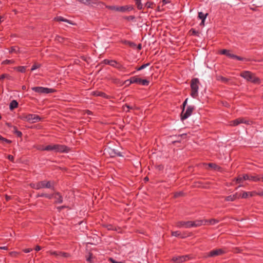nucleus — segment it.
<instances>
[{
    "label": "nucleus",
    "instance_id": "1",
    "mask_svg": "<svg viewBox=\"0 0 263 263\" xmlns=\"http://www.w3.org/2000/svg\"><path fill=\"white\" fill-rule=\"evenodd\" d=\"M39 149L43 151H53L56 153H68L69 148L65 145L50 144L46 146H42Z\"/></svg>",
    "mask_w": 263,
    "mask_h": 263
},
{
    "label": "nucleus",
    "instance_id": "2",
    "mask_svg": "<svg viewBox=\"0 0 263 263\" xmlns=\"http://www.w3.org/2000/svg\"><path fill=\"white\" fill-rule=\"evenodd\" d=\"M30 186L35 190H40L43 188H47V189H53L54 188V183L53 182H51L50 181H39L37 183H31L29 184Z\"/></svg>",
    "mask_w": 263,
    "mask_h": 263
},
{
    "label": "nucleus",
    "instance_id": "3",
    "mask_svg": "<svg viewBox=\"0 0 263 263\" xmlns=\"http://www.w3.org/2000/svg\"><path fill=\"white\" fill-rule=\"evenodd\" d=\"M199 80L198 78H193L191 81V96L193 98H196L198 96Z\"/></svg>",
    "mask_w": 263,
    "mask_h": 263
},
{
    "label": "nucleus",
    "instance_id": "4",
    "mask_svg": "<svg viewBox=\"0 0 263 263\" xmlns=\"http://www.w3.org/2000/svg\"><path fill=\"white\" fill-rule=\"evenodd\" d=\"M20 118L23 121H26L31 123L38 122L42 120V118L39 115L31 114H23L20 117Z\"/></svg>",
    "mask_w": 263,
    "mask_h": 263
},
{
    "label": "nucleus",
    "instance_id": "5",
    "mask_svg": "<svg viewBox=\"0 0 263 263\" xmlns=\"http://www.w3.org/2000/svg\"><path fill=\"white\" fill-rule=\"evenodd\" d=\"M240 76L247 81L253 83H259V79L255 75L249 71H244L240 73Z\"/></svg>",
    "mask_w": 263,
    "mask_h": 263
},
{
    "label": "nucleus",
    "instance_id": "6",
    "mask_svg": "<svg viewBox=\"0 0 263 263\" xmlns=\"http://www.w3.org/2000/svg\"><path fill=\"white\" fill-rule=\"evenodd\" d=\"M129 82V84L137 83L141 84L143 86L148 85L149 82L146 79H142L137 76L132 77L130 79L127 80L125 81L126 82Z\"/></svg>",
    "mask_w": 263,
    "mask_h": 263
},
{
    "label": "nucleus",
    "instance_id": "7",
    "mask_svg": "<svg viewBox=\"0 0 263 263\" xmlns=\"http://www.w3.org/2000/svg\"><path fill=\"white\" fill-rule=\"evenodd\" d=\"M32 90L39 93L46 94L53 93L55 91V90L54 89L43 87H34L32 88Z\"/></svg>",
    "mask_w": 263,
    "mask_h": 263
},
{
    "label": "nucleus",
    "instance_id": "8",
    "mask_svg": "<svg viewBox=\"0 0 263 263\" xmlns=\"http://www.w3.org/2000/svg\"><path fill=\"white\" fill-rule=\"evenodd\" d=\"M104 152L105 154L108 155L110 157L123 156L121 152L110 147L105 148Z\"/></svg>",
    "mask_w": 263,
    "mask_h": 263
},
{
    "label": "nucleus",
    "instance_id": "9",
    "mask_svg": "<svg viewBox=\"0 0 263 263\" xmlns=\"http://www.w3.org/2000/svg\"><path fill=\"white\" fill-rule=\"evenodd\" d=\"M226 250L223 249H217L213 250L207 253L205 256V257H213L217 256L222 255L226 253Z\"/></svg>",
    "mask_w": 263,
    "mask_h": 263
},
{
    "label": "nucleus",
    "instance_id": "10",
    "mask_svg": "<svg viewBox=\"0 0 263 263\" xmlns=\"http://www.w3.org/2000/svg\"><path fill=\"white\" fill-rule=\"evenodd\" d=\"M195 107L193 106H188L186 108L185 111H182L181 115V119L182 120H184L187 118H188L192 114L193 110H194Z\"/></svg>",
    "mask_w": 263,
    "mask_h": 263
},
{
    "label": "nucleus",
    "instance_id": "11",
    "mask_svg": "<svg viewBox=\"0 0 263 263\" xmlns=\"http://www.w3.org/2000/svg\"><path fill=\"white\" fill-rule=\"evenodd\" d=\"M241 123H244L246 124H249V120H246V119L243 118H239L235 120H232L230 121V125L231 126H237Z\"/></svg>",
    "mask_w": 263,
    "mask_h": 263
},
{
    "label": "nucleus",
    "instance_id": "12",
    "mask_svg": "<svg viewBox=\"0 0 263 263\" xmlns=\"http://www.w3.org/2000/svg\"><path fill=\"white\" fill-rule=\"evenodd\" d=\"M189 259L188 255L174 256L172 260L175 263H182Z\"/></svg>",
    "mask_w": 263,
    "mask_h": 263
},
{
    "label": "nucleus",
    "instance_id": "13",
    "mask_svg": "<svg viewBox=\"0 0 263 263\" xmlns=\"http://www.w3.org/2000/svg\"><path fill=\"white\" fill-rule=\"evenodd\" d=\"M191 221H179L176 222V227L179 228H191Z\"/></svg>",
    "mask_w": 263,
    "mask_h": 263
},
{
    "label": "nucleus",
    "instance_id": "14",
    "mask_svg": "<svg viewBox=\"0 0 263 263\" xmlns=\"http://www.w3.org/2000/svg\"><path fill=\"white\" fill-rule=\"evenodd\" d=\"M206 220L205 219L203 220H196L195 221H191V228L192 227H198L202 225L206 224Z\"/></svg>",
    "mask_w": 263,
    "mask_h": 263
},
{
    "label": "nucleus",
    "instance_id": "15",
    "mask_svg": "<svg viewBox=\"0 0 263 263\" xmlns=\"http://www.w3.org/2000/svg\"><path fill=\"white\" fill-rule=\"evenodd\" d=\"M134 9V7L132 5H128L122 6H120V12H129Z\"/></svg>",
    "mask_w": 263,
    "mask_h": 263
},
{
    "label": "nucleus",
    "instance_id": "16",
    "mask_svg": "<svg viewBox=\"0 0 263 263\" xmlns=\"http://www.w3.org/2000/svg\"><path fill=\"white\" fill-rule=\"evenodd\" d=\"M55 199V203L60 204L63 201V198L62 195L59 192L54 193V198Z\"/></svg>",
    "mask_w": 263,
    "mask_h": 263
},
{
    "label": "nucleus",
    "instance_id": "17",
    "mask_svg": "<svg viewBox=\"0 0 263 263\" xmlns=\"http://www.w3.org/2000/svg\"><path fill=\"white\" fill-rule=\"evenodd\" d=\"M54 20L57 22H66L71 25H74V24L72 22V21L67 20L66 18H64L61 16H58L54 18Z\"/></svg>",
    "mask_w": 263,
    "mask_h": 263
},
{
    "label": "nucleus",
    "instance_id": "18",
    "mask_svg": "<svg viewBox=\"0 0 263 263\" xmlns=\"http://www.w3.org/2000/svg\"><path fill=\"white\" fill-rule=\"evenodd\" d=\"M102 63L106 65H109L111 66L114 67L115 66H116L117 65V61L115 60H108V59H105L102 61Z\"/></svg>",
    "mask_w": 263,
    "mask_h": 263
},
{
    "label": "nucleus",
    "instance_id": "19",
    "mask_svg": "<svg viewBox=\"0 0 263 263\" xmlns=\"http://www.w3.org/2000/svg\"><path fill=\"white\" fill-rule=\"evenodd\" d=\"M12 133L15 134L16 136H17L18 137H21L22 136V133L21 131H19L17 130V127L15 126H13L12 127Z\"/></svg>",
    "mask_w": 263,
    "mask_h": 263
},
{
    "label": "nucleus",
    "instance_id": "20",
    "mask_svg": "<svg viewBox=\"0 0 263 263\" xmlns=\"http://www.w3.org/2000/svg\"><path fill=\"white\" fill-rule=\"evenodd\" d=\"M18 106V103L16 100H12L10 103L9 108L11 110H12L14 108H17Z\"/></svg>",
    "mask_w": 263,
    "mask_h": 263
},
{
    "label": "nucleus",
    "instance_id": "21",
    "mask_svg": "<svg viewBox=\"0 0 263 263\" xmlns=\"http://www.w3.org/2000/svg\"><path fill=\"white\" fill-rule=\"evenodd\" d=\"M134 1L138 10H141L143 9V6L141 3V0H134Z\"/></svg>",
    "mask_w": 263,
    "mask_h": 263
},
{
    "label": "nucleus",
    "instance_id": "22",
    "mask_svg": "<svg viewBox=\"0 0 263 263\" xmlns=\"http://www.w3.org/2000/svg\"><path fill=\"white\" fill-rule=\"evenodd\" d=\"M92 93L95 96H100L103 98H106V95L104 92L101 91H93Z\"/></svg>",
    "mask_w": 263,
    "mask_h": 263
},
{
    "label": "nucleus",
    "instance_id": "23",
    "mask_svg": "<svg viewBox=\"0 0 263 263\" xmlns=\"http://www.w3.org/2000/svg\"><path fill=\"white\" fill-rule=\"evenodd\" d=\"M217 80L218 81H220L224 83H227L229 81V79L227 78H225L223 76H218L217 77Z\"/></svg>",
    "mask_w": 263,
    "mask_h": 263
},
{
    "label": "nucleus",
    "instance_id": "24",
    "mask_svg": "<svg viewBox=\"0 0 263 263\" xmlns=\"http://www.w3.org/2000/svg\"><path fill=\"white\" fill-rule=\"evenodd\" d=\"M14 69L21 73H25L26 72V66H17L14 68Z\"/></svg>",
    "mask_w": 263,
    "mask_h": 263
},
{
    "label": "nucleus",
    "instance_id": "25",
    "mask_svg": "<svg viewBox=\"0 0 263 263\" xmlns=\"http://www.w3.org/2000/svg\"><path fill=\"white\" fill-rule=\"evenodd\" d=\"M106 8L111 10L120 12V6H106Z\"/></svg>",
    "mask_w": 263,
    "mask_h": 263
},
{
    "label": "nucleus",
    "instance_id": "26",
    "mask_svg": "<svg viewBox=\"0 0 263 263\" xmlns=\"http://www.w3.org/2000/svg\"><path fill=\"white\" fill-rule=\"evenodd\" d=\"M260 179H261V177H260V176H259L258 175L250 176V180L253 181L254 182L259 181L260 180Z\"/></svg>",
    "mask_w": 263,
    "mask_h": 263
},
{
    "label": "nucleus",
    "instance_id": "27",
    "mask_svg": "<svg viewBox=\"0 0 263 263\" xmlns=\"http://www.w3.org/2000/svg\"><path fill=\"white\" fill-rule=\"evenodd\" d=\"M244 180L243 179V176L239 175L237 178H235L233 181H235L236 183H242Z\"/></svg>",
    "mask_w": 263,
    "mask_h": 263
},
{
    "label": "nucleus",
    "instance_id": "28",
    "mask_svg": "<svg viewBox=\"0 0 263 263\" xmlns=\"http://www.w3.org/2000/svg\"><path fill=\"white\" fill-rule=\"evenodd\" d=\"M207 15H208V13L204 14L202 12H198V17L199 19H201V20H205V18L207 17Z\"/></svg>",
    "mask_w": 263,
    "mask_h": 263
},
{
    "label": "nucleus",
    "instance_id": "29",
    "mask_svg": "<svg viewBox=\"0 0 263 263\" xmlns=\"http://www.w3.org/2000/svg\"><path fill=\"white\" fill-rule=\"evenodd\" d=\"M69 256H70V255L68 253L60 251L59 255H58V258L59 257L67 258Z\"/></svg>",
    "mask_w": 263,
    "mask_h": 263
},
{
    "label": "nucleus",
    "instance_id": "30",
    "mask_svg": "<svg viewBox=\"0 0 263 263\" xmlns=\"http://www.w3.org/2000/svg\"><path fill=\"white\" fill-rule=\"evenodd\" d=\"M9 52H10V53H18L19 52V48L17 46H12L10 48Z\"/></svg>",
    "mask_w": 263,
    "mask_h": 263
},
{
    "label": "nucleus",
    "instance_id": "31",
    "mask_svg": "<svg viewBox=\"0 0 263 263\" xmlns=\"http://www.w3.org/2000/svg\"><path fill=\"white\" fill-rule=\"evenodd\" d=\"M206 224H209L211 225H214L216 223H217L218 222V220L215 219H211L210 220H206Z\"/></svg>",
    "mask_w": 263,
    "mask_h": 263
},
{
    "label": "nucleus",
    "instance_id": "32",
    "mask_svg": "<svg viewBox=\"0 0 263 263\" xmlns=\"http://www.w3.org/2000/svg\"><path fill=\"white\" fill-rule=\"evenodd\" d=\"M172 235L175 237L180 236L181 238H185V236H181V233L179 231H172L171 232Z\"/></svg>",
    "mask_w": 263,
    "mask_h": 263
},
{
    "label": "nucleus",
    "instance_id": "33",
    "mask_svg": "<svg viewBox=\"0 0 263 263\" xmlns=\"http://www.w3.org/2000/svg\"><path fill=\"white\" fill-rule=\"evenodd\" d=\"M149 65H150L149 63H147L146 64H143L140 67H139L138 68H136V69L138 71L144 69L145 68H146V67L149 66Z\"/></svg>",
    "mask_w": 263,
    "mask_h": 263
},
{
    "label": "nucleus",
    "instance_id": "34",
    "mask_svg": "<svg viewBox=\"0 0 263 263\" xmlns=\"http://www.w3.org/2000/svg\"><path fill=\"white\" fill-rule=\"evenodd\" d=\"M105 227L108 230L117 231V228L111 224H107Z\"/></svg>",
    "mask_w": 263,
    "mask_h": 263
},
{
    "label": "nucleus",
    "instance_id": "35",
    "mask_svg": "<svg viewBox=\"0 0 263 263\" xmlns=\"http://www.w3.org/2000/svg\"><path fill=\"white\" fill-rule=\"evenodd\" d=\"M154 3L152 2H147L145 4V6L147 8H153Z\"/></svg>",
    "mask_w": 263,
    "mask_h": 263
},
{
    "label": "nucleus",
    "instance_id": "36",
    "mask_svg": "<svg viewBox=\"0 0 263 263\" xmlns=\"http://www.w3.org/2000/svg\"><path fill=\"white\" fill-rule=\"evenodd\" d=\"M225 200L227 201H233L235 200L234 196L232 195L227 196L225 197Z\"/></svg>",
    "mask_w": 263,
    "mask_h": 263
},
{
    "label": "nucleus",
    "instance_id": "37",
    "mask_svg": "<svg viewBox=\"0 0 263 263\" xmlns=\"http://www.w3.org/2000/svg\"><path fill=\"white\" fill-rule=\"evenodd\" d=\"M14 63V60H6L2 62L3 64H12Z\"/></svg>",
    "mask_w": 263,
    "mask_h": 263
},
{
    "label": "nucleus",
    "instance_id": "38",
    "mask_svg": "<svg viewBox=\"0 0 263 263\" xmlns=\"http://www.w3.org/2000/svg\"><path fill=\"white\" fill-rule=\"evenodd\" d=\"M100 3V2L98 0H90L89 1V5L93 6L97 5Z\"/></svg>",
    "mask_w": 263,
    "mask_h": 263
},
{
    "label": "nucleus",
    "instance_id": "39",
    "mask_svg": "<svg viewBox=\"0 0 263 263\" xmlns=\"http://www.w3.org/2000/svg\"><path fill=\"white\" fill-rule=\"evenodd\" d=\"M208 165L209 167L213 168L215 170L219 168V167L217 165H216L215 163H210L208 164Z\"/></svg>",
    "mask_w": 263,
    "mask_h": 263
},
{
    "label": "nucleus",
    "instance_id": "40",
    "mask_svg": "<svg viewBox=\"0 0 263 263\" xmlns=\"http://www.w3.org/2000/svg\"><path fill=\"white\" fill-rule=\"evenodd\" d=\"M190 32H192V34L196 36L199 35V32L196 31L195 29L192 28L190 31Z\"/></svg>",
    "mask_w": 263,
    "mask_h": 263
},
{
    "label": "nucleus",
    "instance_id": "41",
    "mask_svg": "<svg viewBox=\"0 0 263 263\" xmlns=\"http://www.w3.org/2000/svg\"><path fill=\"white\" fill-rule=\"evenodd\" d=\"M59 252L60 251H49V253L52 255H54L55 257L58 258V255H59Z\"/></svg>",
    "mask_w": 263,
    "mask_h": 263
},
{
    "label": "nucleus",
    "instance_id": "42",
    "mask_svg": "<svg viewBox=\"0 0 263 263\" xmlns=\"http://www.w3.org/2000/svg\"><path fill=\"white\" fill-rule=\"evenodd\" d=\"M41 66L40 64H34V65H33V66H32L31 67V71H33L35 69H36L37 68H40Z\"/></svg>",
    "mask_w": 263,
    "mask_h": 263
},
{
    "label": "nucleus",
    "instance_id": "43",
    "mask_svg": "<svg viewBox=\"0 0 263 263\" xmlns=\"http://www.w3.org/2000/svg\"><path fill=\"white\" fill-rule=\"evenodd\" d=\"M1 141L3 143H6L7 144H10L12 142V141L10 140L7 139L4 137Z\"/></svg>",
    "mask_w": 263,
    "mask_h": 263
},
{
    "label": "nucleus",
    "instance_id": "44",
    "mask_svg": "<svg viewBox=\"0 0 263 263\" xmlns=\"http://www.w3.org/2000/svg\"><path fill=\"white\" fill-rule=\"evenodd\" d=\"M249 192H244L241 195V198H247L249 196Z\"/></svg>",
    "mask_w": 263,
    "mask_h": 263
},
{
    "label": "nucleus",
    "instance_id": "45",
    "mask_svg": "<svg viewBox=\"0 0 263 263\" xmlns=\"http://www.w3.org/2000/svg\"><path fill=\"white\" fill-rule=\"evenodd\" d=\"M230 52L229 50H228L227 49H222L220 51V53L221 54H224V55H226L227 56V54H228V53Z\"/></svg>",
    "mask_w": 263,
    "mask_h": 263
},
{
    "label": "nucleus",
    "instance_id": "46",
    "mask_svg": "<svg viewBox=\"0 0 263 263\" xmlns=\"http://www.w3.org/2000/svg\"><path fill=\"white\" fill-rule=\"evenodd\" d=\"M135 17L134 15H130L128 16H125L124 17L125 19L128 21H133L135 19Z\"/></svg>",
    "mask_w": 263,
    "mask_h": 263
},
{
    "label": "nucleus",
    "instance_id": "47",
    "mask_svg": "<svg viewBox=\"0 0 263 263\" xmlns=\"http://www.w3.org/2000/svg\"><path fill=\"white\" fill-rule=\"evenodd\" d=\"M242 176L244 180H250V176L248 174H243Z\"/></svg>",
    "mask_w": 263,
    "mask_h": 263
},
{
    "label": "nucleus",
    "instance_id": "48",
    "mask_svg": "<svg viewBox=\"0 0 263 263\" xmlns=\"http://www.w3.org/2000/svg\"><path fill=\"white\" fill-rule=\"evenodd\" d=\"M232 195L234 196V198L235 200L236 199H239V198L241 197V194H239L238 193H236L235 194Z\"/></svg>",
    "mask_w": 263,
    "mask_h": 263
},
{
    "label": "nucleus",
    "instance_id": "49",
    "mask_svg": "<svg viewBox=\"0 0 263 263\" xmlns=\"http://www.w3.org/2000/svg\"><path fill=\"white\" fill-rule=\"evenodd\" d=\"M46 198L49 199H51L54 198V193L51 194H46Z\"/></svg>",
    "mask_w": 263,
    "mask_h": 263
},
{
    "label": "nucleus",
    "instance_id": "50",
    "mask_svg": "<svg viewBox=\"0 0 263 263\" xmlns=\"http://www.w3.org/2000/svg\"><path fill=\"white\" fill-rule=\"evenodd\" d=\"M92 257V254L91 253H89V256L86 258V260L91 263V259Z\"/></svg>",
    "mask_w": 263,
    "mask_h": 263
},
{
    "label": "nucleus",
    "instance_id": "51",
    "mask_svg": "<svg viewBox=\"0 0 263 263\" xmlns=\"http://www.w3.org/2000/svg\"><path fill=\"white\" fill-rule=\"evenodd\" d=\"M125 43L128 44L131 47H134L136 46V44L130 41H125Z\"/></svg>",
    "mask_w": 263,
    "mask_h": 263
},
{
    "label": "nucleus",
    "instance_id": "52",
    "mask_svg": "<svg viewBox=\"0 0 263 263\" xmlns=\"http://www.w3.org/2000/svg\"><path fill=\"white\" fill-rule=\"evenodd\" d=\"M235 55H236L230 53V52H229L228 53V54H227V57H228L229 58H231V59H235Z\"/></svg>",
    "mask_w": 263,
    "mask_h": 263
},
{
    "label": "nucleus",
    "instance_id": "53",
    "mask_svg": "<svg viewBox=\"0 0 263 263\" xmlns=\"http://www.w3.org/2000/svg\"><path fill=\"white\" fill-rule=\"evenodd\" d=\"M254 194H255L257 195L263 196V190L259 191L257 192H254Z\"/></svg>",
    "mask_w": 263,
    "mask_h": 263
},
{
    "label": "nucleus",
    "instance_id": "54",
    "mask_svg": "<svg viewBox=\"0 0 263 263\" xmlns=\"http://www.w3.org/2000/svg\"><path fill=\"white\" fill-rule=\"evenodd\" d=\"M235 59L238 61H243V60H246V59L242 58L241 57L237 56L236 55H235Z\"/></svg>",
    "mask_w": 263,
    "mask_h": 263
},
{
    "label": "nucleus",
    "instance_id": "55",
    "mask_svg": "<svg viewBox=\"0 0 263 263\" xmlns=\"http://www.w3.org/2000/svg\"><path fill=\"white\" fill-rule=\"evenodd\" d=\"M115 68H116L118 69H121V68H123V66L120 64H119L117 62V65H116V66H115L114 67Z\"/></svg>",
    "mask_w": 263,
    "mask_h": 263
},
{
    "label": "nucleus",
    "instance_id": "56",
    "mask_svg": "<svg viewBox=\"0 0 263 263\" xmlns=\"http://www.w3.org/2000/svg\"><path fill=\"white\" fill-rule=\"evenodd\" d=\"M46 194L43 193L37 194L36 197H46Z\"/></svg>",
    "mask_w": 263,
    "mask_h": 263
},
{
    "label": "nucleus",
    "instance_id": "57",
    "mask_svg": "<svg viewBox=\"0 0 263 263\" xmlns=\"http://www.w3.org/2000/svg\"><path fill=\"white\" fill-rule=\"evenodd\" d=\"M89 1L90 0H83L81 3L86 5H89Z\"/></svg>",
    "mask_w": 263,
    "mask_h": 263
},
{
    "label": "nucleus",
    "instance_id": "58",
    "mask_svg": "<svg viewBox=\"0 0 263 263\" xmlns=\"http://www.w3.org/2000/svg\"><path fill=\"white\" fill-rule=\"evenodd\" d=\"M187 99H186L185 100V101L183 102V104H182V107H183V111H184V109H185V105H186V103H187Z\"/></svg>",
    "mask_w": 263,
    "mask_h": 263
},
{
    "label": "nucleus",
    "instance_id": "59",
    "mask_svg": "<svg viewBox=\"0 0 263 263\" xmlns=\"http://www.w3.org/2000/svg\"><path fill=\"white\" fill-rule=\"evenodd\" d=\"M8 76L7 74H3L0 76V80H3L4 79L7 78Z\"/></svg>",
    "mask_w": 263,
    "mask_h": 263
},
{
    "label": "nucleus",
    "instance_id": "60",
    "mask_svg": "<svg viewBox=\"0 0 263 263\" xmlns=\"http://www.w3.org/2000/svg\"><path fill=\"white\" fill-rule=\"evenodd\" d=\"M124 109L125 108V107H126L127 109H128V110L127 111H129V109H133V107H132V106H130L128 104H125L124 106Z\"/></svg>",
    "mask_w": 263,
    "mask_h": 263
},
{
    "label": "nucleus",
    "instance_id": "61",
    "mask_svg": "<svg viewBox=\"0 0 263 263\" xmlns=\"http://www.w3.org/2000/svg\"><path fill=\"white\" fill-rule=\"evenodd\" d=\"M182 194V192H177L174 195V197L175 198H177V197H178L180 196H181V195Z\"/></svg>",
    "mask_w": 263,
    "mask_h": 263
},
{
    "label": "nucleus",
    "instance_id": "62",
    "mask_svg": "<svg viewBox=\"0 0 263 263\" xmlns=\"http://www.w3.org/2000/svg\"><path fill=\"white\" fill-rule=\"evenodd\" d=\"M32 250V249L31 248H27V249L23 250V251L25 253H27L30 252Z\"/></svg>",
    "mask_w": 263,
    "mask_h": 263
},
{
    "label": "nucleus",
    "instance_id": "63",
    "mask_svg": "<svg viewBox=\"0 0 263 263\" xmlns=\"http://www.w3.org/2000/svg\"><path fill=\"white\" fill-rule=\"evenodd\" d=\"M8 159H9V160H10V161H13L14 159V157H13V156H12V155H9V156H8Z\"/></svg>",
    "mask_w": 263,
    "mask_h": 263
},
{
    "label": "nucleus",
    "instance_id": "64",
    "mask_svg": "<svg viewBox=\"0 0 263 263\" xmlns=\"http://www.w3.org/2000/svg\"><path fill=\"white\" fill-rule=\"evenodd\" d=\"M41 249V247H40L39 246H36V247L35 248V250L36 251H40V250Z\"/></svg>",
    "mask_w": 263,
    "mask_h": 263
}]
</instances>
